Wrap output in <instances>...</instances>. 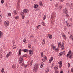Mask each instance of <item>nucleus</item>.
<instances>
[{"instance_id":"nucleus-39","label":"nucleus","mask_w":73,"mask_h":73,"mask_svg":"<svg viewBox=\"0 0 73 73\" xmlns=\"http://www.w3.org/2000/svg\"><path fill=\"white\" fill-rule=\"evenodd\" d=\"M64 30L65 31H66V29H67V28H66V27L64 26Z\"/></svg>"},{"instance_id":"nucleus-28","label":"nucleus","mask_w":73,"mask_h":73,"mask_svg":"<svg viewBox=\"0 0 73 73\" xmlns=\"http://www.w3.org/2000/svg\"><path fill=\"white\" fill-rule=\"evenodd\" d=\"M43 65H44V63L43 62H42L41 63V66H40V67L41 68H42L43 66Z\"/></svg>"},{"instance_id":"nucleus-33","label":"nucleus","mask_w":73,"mask_h":73,"mask_svg":"<svg viewBox=\"0 0 73 73\" xmlns=\"http://www.w3.org/2000/svg\"><path fill=\"white\" fill-rule=\"evenodd\" d=\"M1 72L2 73H4V68H2V69L1 70Z\"/></svg>"},{"instance_id":"nucleus-4","label":"nucleus","mask_w":73,"mask_h":73,"mask_svg":"<svg viewBox=\"0 0 73 73\" xmlns=\"http://www.w3.org/2000/svg\"><path fill=\"white\" fill-rule=\"evenodd\" d=\"M38 70V66L36 65L35 66L34 68L33 71L34 72H36Z\"/></svg>"},{"instance_id":"nucleus-16","label":"nucleus","mask_w":73,"mask_h":73,"mask_svg":"<svg viewBox=\"0 0 73 73\" xmlns=\"http://www.w3.org/2000/svg\"><path fill=\"white\" fill-rule=\"evenodd\" d=\"M41 27V25H39L38 26H36V30L37 31H39V30H38V29L40 28V27Z\"/></svg>"},{"instance_id":"nucleus-32","label":"nucleus","mask_w":73,"mask_h":73,"mask_svg":"<svg viewBox=\"0 0 73 73\" xmlns=\"http://www.w3.org/2000/svg\"><path fill=\"white\" fill-rule=\"evenodd\" d=\"M21 16H24V13H23V12H21Z\"/></svg>"},{"instance_id":"nucleus-34","label":"nucleus","mask_w":73,"mask_h":73,"mask_svg":"<svg viewBox=\"0 0 73 73\" xmlns=\"http://www.w3.org/2000/svg\"><path fill=\"white\" fill-rule=\"evenodd\" d=\"M42 24L43 25V26H45V24L44 22H42Z\"/></svg>"},{"instance_id":"nucleus-15","label":"nucleus","mask_w":73,"mask_h":73,"mask_svg":"<svg viewBox=\"0 0 73 73\" xmlns=\"http://www.w3.org/2000/svg\"><path fill=\"white\" fill-rule=\"evenodd\" d=\"M22 51L23 52H28L29 50L28 49H24L22 50Z\"/></svg>"},{"instance_id":"nucleus-47","label":"nucleus","mask_w":73,"mask_h":73,"mask_svg":"<svg viewBox=\"0 0 73 73\" xmlns=\"http://www.w3.org/2000/svg\"><path fill=\"white\" fill-rule=\"evenodd\" d=\"M8 15L9 16H11V13H9L8 14Z\"/></svg>"},{"instance_id":"nucleus-24","label":"nucleus","mask_w":73,"mask_h":73,"mask_svg":"<svg viewBox=\"0 0 73 73\" xmlns=\"http://www.w3.org/2000/svg\"><path fill=\"white\" fill-rule=\"evenodd\" d=\"M58 67L57 66H55V67H54V70H55L56 71V70H57V69H58Z\"/></svg>"},{"instance_id":"nucleus-40","label":"nucleus","mask_w":73,"mask_h":73,"mask_svg":"<svg viewBox=\"0 0 73 73\" xmlns=\"http://www.w3.org/2000/svg\"><path fill=\"white\" fill-rule=\"evenodd\" d=\"M59 50V49L58 48H57L55 49V51L56 52H58V51Z\"/></svg>"},{"instance_id":"nucleus-11","label":"nucleus","mask_w":73,"mask_h":73,"mask_svg":"<svg viewBox=\"0 0 73 73\" xmlns=\"http://www.w3.org/2000/svg\"><path fill=\"white\" fill-rule=\"evenodd\" d=\"M51 49H55V48H56V47L55 46H54V44H52L50 45Z\"/></svg>"},{"instance_id":"nucleus-6","label":"nucleus","mask_w":73,"mask_h":73,"mask_svg":"<svg viewBox=\"0 0 73 73\" xmlns=\"http://www.w3.org/2000/svg\"><path fill=\"white\" fill-rule=\"evenodd\" d=\"M65 51H63L62 52H61L59 53V56L61 57L62 55H63V56H64V55H65Z\"/></svg>"},{"instance_id":"nucleus-36","label":"nucleus","mask_w":73,"mask_h":73,"mask_svg":"<svg viewBox=\"0 0 73 73\" xmlns=\"http://www.w3.org/2000/svg\"><path fill=\"white\" fill-rule=\"evenodd\" d=\"M58 46L59 47H60V46H61V42H58Z\"/></svg>"},{"instance_id":"nucleus-58","label":"nucleus","mask_w":73,"mask_h":73,"mask_svg":"<svg viewBox=\"0 0 73 73\" xmlns=\"http://www.w3.org/2000/svg\"><path fill=\"white\" fill-rule=\"evenodd\" d=\"M71 71L72 73H73V68H72L71 69Z\"/></svg>"},{"instance_id":"nucleus-63","label":"nucleus","mask_w":73,"mask_h":73,"mask_svg":"<svg viewBox=\"0 0 73 73\" xmlns=\"http://www.w3.org/2000/svg\"><path fill=\"white\" fill-rule=\"evenodd\" d=\"M53 65H54V63H53L52 66V67H53Z\"/></svg>"},{"instance_id":"nucleus-23","label":"nucleus","mask_w":73,"mask_h":73,"mask_svg":"<svg viewBox=\"0 0 73 73\" xmlns=\"http://www.w3.org/2000/svg\"><path fill=\"white\" fill-rule=\"evenodd\" d=\"M72 25V23H69L68 24H67V26L68 27L69 26V27H71Z\"/></svg>"},{"instance_id":"nucleus-25","label":"nucleus","mask_w":73,"mask_h":73,"mask_svg":"<svg viewBox=\"0 0 73 73\" xmlns=\"http://www.w3.org/2000/svg\"><path fill=\"white\" fill-rule=\"evenodd\" d=\"M49 68H46V70L45 73H48L49 72Z\"/></svg>"},{"instance_id":"nucleus-12","label":"nucleus","mask_w":73,"mask_h":73,"mask_svg":"<svg viewBox=\"0 0 73 73\" xmlns=\"http://www.w3.org/2000/svg\"><path fill=\"white\" fill-rule=\"evenodd\" d=\"M63 12L64 14H66L68 13V10H67V9H65L63 10Z\"/></svg>"},{"instance_id":"nucleus-46","label":"nucleus","mask_w":73,"mask_h":73,"mask_svg":"<svg viewBox=\"0 0 73 73\" xmlns=\"http://www.w3.org/2000/svg\"><path fill=\"white\" fill-rule=\"evenodd\" d=\"M8 53L9 54L10 56L12 55V52H9Z\"/></svg>"},{"instance_id":"nucleus-5","label":"nucleus","mask_w":73,"mask_h":73,"mask_svg":"<svg viewBox=\"0 0 73 73\" xmlns=\"http://www.w3.org/2000/svg\"><path fill=\"white\" fill-rule=\"evenodd\" d=\"M33 63V60H31V62L30 61H29L28 62V63L27 64V65H29V66H31L32 64V63Z\"/></svg>"},{"instance_id":"nucleus-51","label":"nucleus","mask_w":73,"mask_h":73,"mask_svg":"<svg viewBox=\"0 0 73 73\" xmlns=\"http://www.w3.org/2000/svg\"><path fill=\"white\" fill-rule=\"evenodd\" d=\"M1 2L2 4H3V3H4V0H2V1H1Z\"/></svg>"},{"instance_id":"nucleus-7","label":"nucleus","mask_w":73,"mask_h":73,"mask_svg":"<svg viewBox=\"0 0 73 73\" xmlns=\"http://www.w3.org/2000/svg\"><path fill=\"white\" fill-rule=\"evenodd\" d=\"M62 62L61 61H59L58 63V64H59V67L60 68H61L62 67Z\"/></svg>"},{"instance_id":"nucleus-61","label":"nucleus","mask_w":73,"mask_h":73,"mask_svg":"<svg viewBox=\"0 0 73 73\" xmlns=\"http://www.w3.org/2000/svg\"><path fill=\"white\" fill-rule=\"evenodd\" d=\"M13 44H14V43H15V40H13Z\"/></svg>"},{"instance_id":"nucleus-27","label":"nucleus","mask_w":73,"mask_h":73,"mask_svg":"<svg viewBox=\"0 0 73 73\" xmlns=\"http://www.w3.org/2000/svg\"><path fill=\"white\" fill-rule=\"evenodd\" d=\"M3 34H2V33L0 31V37L1 38L3 37Z\"/></svg>"},{"instance_id":"nucleus-53","label":"nucleus","mask_w":73,"mask_h":73,"mask_svg":"<svg viewBox=\"0 0 73 73\" xmlns=\"http://www.w3.org/2000/svg\"><path fill=\"white\" fill-rule=\"evenodd\" d=\"M1 17H2V15L0 14V19L1 18Z\"/></svg>"},{"instance_id":"nucleus-18","label":"nucleus","mask_w":73,"mask_h":73,"mask_svg":"<svg viewBox=\"0 0 73 73\" xmlns=\"http://www.w3.org/2000/svg\"><path fill=\"white\" fill-rule=\"evenodd\" d=\"M70 38L71 40H72V41H73V35H70Z\"/></svg>"},{"instance_id":"nucleus-49","label":"nucleus","mask_w":73,"mask_h":73,"mask_svg":"<svg viewBox=\"0 0 73 73\" xmlns=\"http://www.w3.org/2000/svg\"><path fill=\"white\" fill-rule=\"evenodd\" d=\"M44 58V59L45 60H47V58H46V56H44V57H43Z\"/></svg>"},{"instance_id":"nucleus-2","label":"nucleus","mask_w":73,"mask_h":73,"mask_svg":"<svg viewBox=\"0 0 73 73\" xmlns=\"http://www.w3.org/2000/svg\"><path fill=\"white\" fill-rule=\"evenodd\" d=\"M34 8L35 10V11H39V8H38V5L36 4H35L34 5Z\"/></svg>"},{"instance_id":"nucleus-19","label":"nucleus","mask_w":73,"mask_h":73,"mask_svg":"<svg viewBox=\"0 0 73 73\" xmlns=\"http://www.w3.org/2000/svg\"><path fill=\"white\" fill-rule=\"evenodd\" d=\"M48 37H49V38H50V39H52V35H51L50 34H48Z\"/></svg>"},{"instance_id":"nucleus-64","label":"nucleus","mask_w":73,"mask_h":73,"mask_svg":"<svg viewBox=\"0 0 73 73\" xmlns=\"http://www.w3.org/2000/svg\"><path fill=\"white\" fill-rule=\"evenodd\" d=\"M13 49H16V47H15L14 46H13Z\"/></svg>"},{"instance_id":"nucleus-31","label":"nucleus","mask_w":73,"mask_h":73,"mask_svg":"<svg viewBox=\"0 0 73 73\" xmlns=\"http://www.w3.org/2000/svg\"><path fill=\"white\" fill-rule=\"evenodd\" d=\"M33 42H34V43H35V42H36L37 41L36 39H33Z\"/></svg>"},{"instance_id":"nucleus-35","label":"nucleus","mask_w":73,"mask_h":73,"mask_svg":"<svg viewBox=\"0 0 73 73\" xmlns=\"http://www.w3.org/2000/svg\"><path fill=\"white\" fill-rule=\"evenodd\" d=\"M16 65H15V64H14L12 66V67L13 68H16Z\"/></svg>"},{"instance_id":"nucleus-60","label":"nucleus","mask_w":73,"mask_h":73,"mask_svg":"<svg viewBox=\"0 0 73 73\" xmlns=\"http://www.w3.org/2000/svg\"><path fill=\"white\" fill-rule=\"evenodd\" d=\"M22 16V18L23 19H24V17H25V16H24V15Z\"/></svg>"},{"instance_id":"nucleus-17","label":"nucleus","mask_w":73,"mask_h":73,"mask_svg":"<svg viewBox=\"0 0 73 73\" xmlns=\"http://www.w3.org/2000/svg\"><path fill=\"white\" fill-rule=\"evenodd\" d=\"M62 37L64 39V40H66L67 38L66 36L64 34L62 35Z\"/></svg>"},{"instance_id":"nucleus-20","label":"nucleus","mask_w":73,"mask_h":73,"mask_svg":"<svg viewBox=\"0 0 73 73\" xmlns=\"http://www.w3.org/2000/svg\"><path fill=\"white\" fill-rule=\"evenodd\" d=\"M45 40L43 39L42 42V45H44V44H45Z\"/></svg>"},{"instance_id":"nucleus-62","label":"nucleus","mask_w":73,"mask_h":73,"mask_svg":"<svg viewBox=\"0 0 73 73\" xmlns=\"http://www.w3.org/2000/svg\"><path fill=\"white\" fill-rule=\"evenodd\" d=\"M55 7H58V5L57 4H56V5Z\"/></svg>"},{"instance_id":"nucleus-9","label":"nucleus","mask_w":73,"mask_h":73,"mask_svg":"<svg viewBox=\"0 0 73 73\" xmlns=\"http://www.w3.org/2000/svg\"><path fill=\"white\" fill-rule=\"evenodd\" d=\"M54 16L56 17V13L55 12H53L52 14V16L51 17L52 19H54L53 18V17H54Z\"/></svg>"},{"instance_id":"nucleus-14","label":"nucleus","mask_w":73,"mask_h":73,"mask_svg":"<svg viewBox=\"0 0 73 73\" xmlns=\"http://www.w3.org/2000/svg\"><path fill=\"white\" fill-rule=\"evenodd\" d=\"M29 11L28 9H24L23 10V12L24 13H28Z\"/></svg>"},{"instance_id":"nucleus-1","label":"nucleus","mask_w":73,"mask_h":73,"mask_svg":"<svg viewBox=\"0 0 73 73\" xmlns=\"http://www.w3.org/2000/svg\"><path fill=\"white\" fill-rule=\"evenodd\" d=\"M73 52L70 50L68 52V54H67V56L69 58H73Z\"/></svg>"},{"instance_id":"nucleus-21","label":"nucleus","mask_w":73,"mask_h":73,"mask_svg":"<svg viewBox=\"0 0 73 73\" xmlns=\"http://www.w3.org/2000/svg\"><path fill=\"white\" fill-rule=\"evenodd\" d=\"M69 6L70 7V8H73V3H71Z\"/></svg>"},{"instance_id":"nucleus-52","label":"nucleus","mask_w":73,"mask_h":73,"mask_svg":"<svg viewBox=\"0 0 73 73\" xmlns=\"http://www.w3.org/2000/svg\"><path fill=\"white\" fill-rule=\"evenodd\" d=\"M43 53L42 52L41 53V56L42 57H43Z\"/></svg>"},{"instance_id":"nucleus-10","label":"nucleus","mask_w":73,"mask_h":73,"mask_svg":"<svg viewBox=\"0 0 73 73\" xmlns=\"http://www.w3.org/2000/svg\"><path fill=\"white\" fill-rule=\"evenodd\" d=\"M29 54L30 55L32 56L33 54V50H29Z\"/></svg>"},{"instance_id":"nucleus-22","label":"nucleus","mask_w":73,"mask_h":73,"mask_svg":"<svg viewBox=\"0 0 73 73\" xmlns=\"http://www.w3.org/2000/svg\"><path fill=\"white\" fill-rule=\"evenodd\" d=\"M23 42H24L25 44H27V40L26 39H24Z\"/></svg>"},{"instance_id":"nucleus-30","label":"nucleus","mask_w":73,"mask_h":73,"mask_svg":"<svg viewBox=\"0 0 73 73\" xmlns=\"http://www.w3.org/2000/svg\"><path fill=\"white\" fill-rule=\"evenodd\" d=\"M21 49H19V54H21Z\"/></svg>"},{"instance_id":"nucleus-13","label":"nucleus","mask_w":73,"mask_h":73,"mask_svg":"<svg viewBox=\"0 0 73 73\" xmlns=\"http://www.w3.org/2000/svg\"><path fill=\"white\" fill-rule=\"evenodd\" d=\"M53 59H54L53 57H51L49 61V63H51L52 61L53 60Z\"/></svg>"},{"instance_id":"nucleus-42","label":"nucleus","mask_w":73,"mask_h":73,"mask_svg":"<svg viewBox=\"0 0 73 73\" xmlns=\"http://www.w3.org/2000/svg\"><path fill=\"white\" fill-rule=\"evenodd\" d=\"M10 56V55H9V54H8H8L7 55L6 57L7 58H8V57Z\"/></svg>"},{"instance_id":"nucleus-3","label":"nucleus","mask_w":73,"mask_h":73,"mask_svg":"<svg viewBox=\"0 0 73 73\" xmlns=\"http://www.w3.org/2000/svg\"><path fill=\"white\" fill-rule=\"evenodd\" d=\"M4 25L6 27H8L9 25V22L7 21H5L4 22Z\"/></svg>"},{"instance_id":"nucleus-56","label":"nucleus","mask_w":73,"mask_h":73,"mask_svg":"<svg viewBox=\"0 0 73 73\" xmlns=\"http://www.w3.org/2000/svg\"><path fill=\"white\" fill-rule=\"evenodd\" d=\"M69 5V3H66V5Z\"/></svg>"},{"instance_id":"nucleus-44","label":"nucleus","mask_w":73,"mask_h":73,"mask_svg":"<svg viewBox=\"0 0 73 73\" xmlns=\"http://www.w3.org/2000/svg\"><path fill=\"white\" fill-rule=\"evenodd\" d=\"M23 57H27V54H24L23 55Z\"/></svg>"},{"instance_id":"nucleus-43","label":"nucleus","mask_w":73,"mask_h":73,"mask_svg":"<svg viewBox=\"0 0 73 73\" xmlns=\"http://www.w3.org/2000/svg\"><path fill=\"white\" fill-rule=\"evenodd\" d=\"M30 37V38H33V35H31Z\"/></svg>"},{"instance_id":"nucleus-48","label":"nucleus","mask_w":73,"mask_h":73,"mask_svg":"<svg viewBox=\"0 0 73 73\" xmlns=\"http://www.w3.org/2000/svg\"><path fill=\"white\" fill-rule=\"evenodd\" d=\"M61 47H64V43H62L61 44Z\"/></svg>"},{"instance_id":"nucleus-50","label":"nucleus","mask_w":73,"mask_h":73,"mask_svg":"<svg viewBox=\"0 0 73 73\" xmlns=\"http://www.w3.org/2000/svg\"><path fill=\"white\" fill-rule=\"evenodd\" d=\"M68 68H69V67H70V63H68Z\"/></svg>"},{"instance_id":"nucleus-8","label":"nucleus","mask_w":73,"mask_h":73,"mask_svg":"<svg viewBox=\"0 0 73 73\" xmlns=\"http://www.w3.org/2000/svg\"><path fill=\"white\" fill-rule=\"evenodd\" d=\"M23 57L21 56L20 57L19 60V63H21L23 62Z\"/></svg>"},{"instance_id":"nucleus-57","label":"nucleus","mask_w":73,"mask_h":73,"mask_svg":"<svg viewBox=\"0 0 73 73\" xmlns=\"http://www.w3.org/2000/svg\"><path fill=\"white\" fill-rule=\"evenodd\" d=\"M24 67L25 68H26L27 67V65H25L24 66Z\"/></svg>"},{"instance_id":"nucleus-38","label":"nucleus","mask_w":73,"mask_h":73,"mask_svg":"<svg viewBox=\"0 0 73 73\" xmlns=\"http://www.w3.org/2000/svg\"><path fill=\"white\" fill-rule=\"evenodd\" d=\"M46 15H44L43 18V20H45V19H46Z\"/></svg>"},{"instance_id":"nucleus-55","label":"nucleus","mask_w":73,"mask_h":73,"mask_svg":"<svg viewBox=\"0 0 73 73\" xmlns=\"http://www.w3.org/2000/svg\"><path fill=\"white\" fill-rule=\"evenodd\" d=\"M42 61L43 62H45V59H42Z\"/></svg>"},{"instance_id":"nucleus-59","label":"nucleus","mask_w":73,"mask_h":73,"mask_svg":"<svg viewBox=\"0 0 73 73\" xmlns=\"http://www.w3.org/2000/svg\"><path fill=\"white\" fill-rule=\"evenodd\" d=\"M58 71L55 70V73H58Z\"/></svg>"},{"instance_id":"nucleus-29","label":"nucleus","mask_w":73,"mask_h":73,"mask_svg":"<svg viewBox=\"0 0 73 73\" xmlns=\"http://www.w3.org/2000/svg\"><path fill=\"white\" fill-rule=\"evenodd\" d=\"M15 18L16 20H19V17L16 16V17H15Z\"/></svg>"},{"instance_id":"nucleus-45","label":"nucleus","mask_w":73,"mask_h":73,"mask_svg":"<svg viewBox=\"0 0 73 73\" xmlns=\"http://www.w3.org/2000/svg\"><path fill=\"white\" fill-rule=\"evenodd\" d=\"M62 8V5L60 6H59V9H61V8Z\"/></svg>"},{"instance_id":"nucleus-26","label":"nucleus","mask_w":73,"mask_h":73,"mask_svg":"<svg viewBox=\"0 0 73 73\" xmlns=\"http://www.w3.org/2000/svg\"><path fill=\"white\" fill-rule=\"evenodd\" d=\"M13 13L14 14V15H17V11H14L13 12Z\"/></svg>"},{"instance_id":"nucleus-37","label":"nucleus","mask_w":73,"mask_h":73,"mask_svg":"<svg viewBox=\"0 0 73 73\" xmlns=\"http://www.w3.org/2000/svg\"><path fill=\"white\" fill-rule=\"evenodd\" d=\"M39 5H40V6H41V7H42V2H40Z\"/></svg>"},{"instance_id":"nucleus-54","label":"nucleus","mask_w":73,"mask_h":73,"mask_svg":"<svg viewBox=\"0 0 73 73\" xmlns=\"http://www.w3.org/2000/svg\"><path fill=\"white\" fill-rule=\"evenodd\" d=\"M64 0H60V1L61 2V3H62L63 1H64Z\"/></svg>"},{"instance_id":"nucleus-41","label":"nucleus","mask_w":73,"mask_h":73,"mask_svg":"<svg viewBox=\"0 0 73 73\" xmlns=\"http://www.w3.org/2000/svg\"><path fill=\"white\" fill-rule=\"evenodd\" d=\"M28 46L29 48H31V44H28Z\"/></svg>"}]
</instances>
